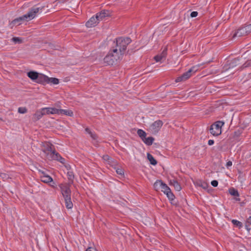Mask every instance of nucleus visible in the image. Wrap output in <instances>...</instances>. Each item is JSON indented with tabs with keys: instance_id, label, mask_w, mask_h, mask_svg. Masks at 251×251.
<instances>
[{
	"instance_id": "42",
	"label": "nucleus",
	"mask_w": 251,
	"mask_h": 251,
	"mask_svg": "<svg viewBox=\"0 0 251 251\" xmlns=\"http://www.w3.org/2000/svg\"><path fill=\"white\" fill-rule=\"evenodd\" d=\"M89 134L90 135V136L91 137V138L94 139V140H96L97 138V135L95 134V133H93V132H92L91 131H90V133Z\"/></svg>"
},
{
	"instance_id": "30",
	"label": "nucleus",
	"mask_w": 251,
	"mask_h": 251,
	"mask_svg": "<svg viewBox=\"0 0 251 251\" xmlns=\"http://www.w3.org/2000/svg\"><path fill=\"white\" fill-rule=\"evenodd\" d=\"M231 223L235 226L238 227L239 229L243 227V224L237 220H232Z\"/></svg>"
},
{
	"instance_id": "41",
	"label": "nucleus",
	"mask_w": 251,
	"mask_h": 251,
	"mask_svg": "<svg viewBox=\"0 0 251 251\" xmlns=\"http://www.w3.org/2000/svg\"><path fill=\"white\" fill-rule=\"evenodd\" d=\"M211 184L212 186L216 187L218 185V181L216 180H213L211 182Z\"/></svg>"
},
{
	"instance_id": "1",
	"label": "nucleus",
	"mask_w": 251,
	"mask_h": 251,
	"mask_svg": "<svg viewBox=\"0 0 251 251\" xmlns=\"http://www.w3.org/2000/svg\"><path fill=\"white\" fill-rule=\"evenodd\" d=\"M122 57L118 51V49L113 47L112 50L104 58L103 62L105 65L112 66L117 64Z\"/></svg>"
},
{
	"instance_id": "7",
	"label": "nucleus",
	"mask_w": 251,
	"mask_h": 251,
	"mask_svg": "<svg viewBox=\"0 0 251 251\" xmlns=\"http://www.w3.org/2000/svg\"><path fill=\"white\" fill-rule=\"evenodd\" d=\"M50 156L51 159L59 161L62 164H65V159L63 158L59 153L56 151L54 148L52 152L50 153Z\"/></svg>"
},
{
	"instance_id": "32",
	"label": "nucleus",
	"mask_w": 251,
	"mask_h": 251,
	"mask_svg": "<svg viewBox=\"0 0 251 251\" xmlns=\"http://www.w3.org/2000/svg\"><path fill=\"white\" fill-rule=\"evenodd\" d=\"M169 200L171 201H172L175 199V195L172 192L171 190H170L169 191H167V193H166L165 194Z\"/></svg>"
},
{
	"instance_id": "4",
	"label": "nucleus",
	"mask_w": 251,
	"mask_h": 251,
	"mask_svg": "<svg viewBox=\"0 0 251 251\" xmlns=\"http://www.w3.org/2000/svg\"><path fill=\"white\" fill-rule=\"evenodd\" d=\"M225 124L224 122L218 121L210 127L209 131L213 136H217L222 133V127Z\"/></svg>"
},
{
	"instance_id": "25",
	"label": "nucleus",
	"mask_w": 251,
	"mask_h": 251,
	"mask_svg": "<svg viewBox=\"0 0 251 251\" xmlns=\"http://www.w3.org/2000/svg\"><path fill=\"white\" fill-rule=\"evenodd\" d=\"M195 184L196 185L201 187L204 189H206L208 187L207 183L201 180L197 181Z\"/></svg>"
},
{
	"instance_id": "6",
	"label": "nucleus",
	"mask_w": 251,
	"mask_h": 251,
	"mask_svg": "<svg viewBox=\"0 0 251 251\" xmlns=\"http://www.w3.org/2000/svg\"><path fill=\"white\" fill-rule=\"evenodd\" d=\"M163 122L161 120H157L153 122L150 126V129L152 133H156L160 130L163 125Z\"/></svg>"
},
{
	"instance_id": "37",
	"label": "nucleus",
	"mask_w": 251,
	"mask_h": 251,
	"mask_svg": "<svg viewBox=\"0 0 251 251\" xmlns=\"http://www.w3.org/2000/svg\"><path fill=\"white\" fill-rule=\"evenodd\" d=\"M167 48H165L161 53L160 54V55L162 57V58L165 59L167 56Z\"/></svg>"
},
{
	"instance_id": "5",
	"label": "nucleus",
	"mask_w": 251,
	"mask_h": 251,
	"mask_svg": "<svg viewBox=\"0 0 251 251\" xmlns=\"http://www.w3.org/2000/svg\"><path fill=\"white\" fill-rule=\"evenodd\" d=\"M198 67L193 66L189 69L187 72L183 73L180 76L177 77L175 81L176 82H179L181 81H184L188 79L192 74H194L198 71Z\"/></svg>"
},
{
	"instance_id": "18",
	"label": "nucleus",
	"mask_w": 251,
	"mask_h": 251,
	"mask_svg": "<svg viewBox=\"0 0 251 251\" xmlns=\"http://www.w3.org/2000/svg\"><path fill=\"white\" fill-rule=\"evenodd\" d=\"M58 114L65 115L70 117H72L74 115L72 110L66 109H58Z\"/></svg>"
},
{
	"instance_id": "27",
	"label": "nucleus",
	"mask_w": 251,
	"mask_h": 251,
	"mask_svg": "<svg viewBox=\"0 0 251 251\" xmlns=\"http://www.w3.org/2000/svg\"><path fill=\"white\" fill-rule=\"evenodd\" d=\"M64 200L66 208L68 209H71L73 207V204L71 201V197L68 198V199H65Z\"/></svg>"
},
{
	"instance_id": "9",
	"label": "nucleus",
	"mask_w": 251,
	"mask_h": 251,
	"mask_svg": "<svg viewBox=\"0 0 251 251\" xmlns=\"http://www.w3.org/2000/svg\"><path fill=\"white\" fill-rule=\"evenodd\" d=\"M96 15L99 21H101L104 19L106 17H110L111 16V13L109 10H103L100 12L97 13Z\"/></svg>"
},
{
	"instance_id": "17",
	"label": "nucleus",
	"mask_w": 251,
	"mask_h": 251,
	"mask_svg": "<svg viewBox=\"0 0 251 251\" xmlns=\"http://www.w3.org/2000/svg\"><path fill=\"white\" fill-rule=\"evenodd\" d=\"M102 159L104 161H108V164L112 167H114V166L117 165V162L116 161H115L111 157H110L107 154L103 155L102 156Z\"/></svg>"
},
{
	"instance_id": "48",
	"label": "nucleus",
	"mask_w": 251,
	"mask_h": 251,
	"mask_svg": "<svg viewBox=\"0 0 251 251\" xmlns=\"http://www.w3.org/2000/svg\"><path fill=\"white\" fill-rule=\"evenodd\" d=\"M247 222L251 225V216H250L249 218L248 219Z\"/></svg>"
},
{
	"instance_id": "24",
	"label": "nucleus",
	"mask_w": 251,
	"mask_h": 251,
	"mask_svg": "<svg viewBox=\"0 0 251 251\" xmlns=\"http://www.w3.org/2000/svg\"><path fill=\"white\" fill-rule=\"evenodd\" d=\"M163 183V182L161 180H157L153 184L154 189L155 190L158 191L161 189Z\"/></svg>"
},
{
	"instance_id": "21",
	"label": "nucleus",
	"mask_w": 251,
	"mask_h": 251,
	"mask_svg": "<svg viewBox=\"0 0 251 251\" xmlns=\"http://www.w3.org/2000/svg\"><path fill=\"white\" fill-rule=\"evenodd\" d=\"M41 179L42 182L46 183L53 182L52 177L48 175L41 176Z\"/></svg>"
},
{
	"instance_id": "35",
	"label": "nucleus",
	"mask_w": 251,
	"mask_h": 251,
	"mask_svg": "<svg viewBox=\"0 0 251 251\" xmlns=\"http://www.w3.org/2000/svg\"><path fill=\"white\" fill-rule=\"evenodd\" d=\"M18 111L21 114H25L27 112V109L25 107H20L18 108Z\"/></svg>"
},
{
	"instance_id": "14",
	"label": "nucleus",
	"mask_w": 251,
	"mask_h": 251,
	"mask_svg": "<svg viewBox=\"0 0 251 251\" xmlns=\"http://www.w3.org/2000/svg\"><path fill=\"white\" fill-rule=\"evenodd\" d=\"M39 74L37 72L30 71L27 73V75L32 81L36 82L37 79H38Z\"/></svg>"
},
{
	"instance_id": "16",
	"label": "nucleus",
	"mask_w": 251,
	"mask_h": 251,
	"mask_svg": "<svg viewBox=\"0 0 251 251\" xmlns=\"http://www.w3.org/2000/svg\"><path fill=\"white\" fill-rule=\"evenodd\" d=\"M43 110L45 113L46 114H58V109L53 108V107H45L43 108Z\"/></svg>"
},
{
	"instance_id": "13",
	"label": "nucleus",
	"mask_w": 251,
	"mask_h": 251,
	"mask_svg": "<svg viewBox=\"0 0 251 251\" xmlns=\"http://www.w3.org/2000/svg\"><path fill=\"white\" fill-rule=\"evenodd\" d=\"M44 115H45V113L43 110V108L40 110H37L33 115V121L36 122L39 120Z\"/></svg>"
},
{
	"instance_id": "12",
	"label": "nucleus",
	"mask_w": 251,
	"mask_h": 251,
	"mask_svg": "<svg viewBox=\"0 0 251 251\" xmlns=\"http://www.w3.org/2000/svg\"><path fill=\"white\" fill-rule=\"evenodd\" d=\"M48 79V76L42 74H39L38 79H37V80L36 81L37 83H40L43 85H45L46 84H47V80Z\"/></svg>"
},
{
	"instance_id": "52",
	"label": "nucleus",
	"mask_w": 251,
	"mask_h": 251,
	"mask_svg": "<svg viewBox=\"0 0 251 251\" xmlns=\"http://www.w3.org/2000/svg\"><path fill=\"white\" fill-rule=\"evenodd\" d=\"M234 133H235V135H237V136H238V135L240 134V133H239V132H238H238H236V131H235V132H234Z\"/></svg>"
},
{
	"instance_id": "8",
	"label": "nucleus",
	"mask_w": 251,
	"mask_h": 251,
	"mask_svg": "<svg viewBox=\"0 0 251 251\" xmlns=\"http://www.w3.org/2000/svg\"><path fill=\"white\" fill-rule=\"evenodd\" d=\"M99 20L98 18L97 15L95 17H92L86 23L85 25L87 27H92L95 26L99 22Z\"/></svg>"
},
{
	"instance_id": "50",
	"label": "nucleus",
	"mask_w": 251,
	"mask_h": 251,
	"mask_svg": "<svg viewBox=\"0 0 251 251\" xmlns=\"http://www.w3.org/2000/svg\"><path fill=\"white\" fill-rule=\"evenodd\" d=\"M85 130L86 132H87L89 134L90 133V131H91V130L89 129V128H86L85 129Z\"/></svg>"
},
{
	"instance_id": "43",
	"label": "nucleus",
	"mask_w": 251,
	"mask_h": 251,
	"mask_svg": "<svg viewBox=\"0 0 251 251\" xmlns=\"http://www.w3.org/2000/svg\"><path fill=\"white\" fill-rule=\"evenodd\" d=\"M198 15V13L197 11H193L191 13L190 16L192 18L196 17Z\"/></svg>"
},
{
	"instance_id": "34",
	"label": "nucleus",
	"mask_w": 251,
	"mask_h": 251,
	"mask_svg": "<svg viewBox=\"0 0 251 251\" xmlns=\"http://www.w3.org/2000/svg\"><path fill=\"white\" fill-rule=\"evenodd\" d=\"M67 175L69 181H71V183H73L75 177L74 173L70 171L67 173Z\"/></svg>"
},
{
	"instance_id": "51",
	"label": "nucleus",
	"mask_w": 251,
	"mask_h": 251,
	"mask_svg": "<svg viewBox=\"0 0 251 251\" xmlns=\"http://www.w3.org/2000/svg\"><path fill=\"white\" fill-rule=\"evenodd\" d=\"M246 228L247 230H248V231H249L250 230V228L249 227V226H247V225H246Z\"/></svg>"
},
{
	"instance_id": "26",
	"label": "nucleus",
	"mask_w": 251,
	"mask_h": 251,
	"mask_svg": "<svg viewBox=\"0 0 251 251\" xmlns=\"http://www.w3.org/2000/svg\"><path fill=\"white\" fill-rule=\"evenodd\" d=\"M229 193L233 196L237 197H238L239 196V193L238 191V190L233 188L231 187L228 189Z\"/></svg>"
},
{
	"instance_id": "2",
	"label": "nucleus",
	"mask_w": 251,
	"mask_h": 251,
	"mask_svg": "<svg viewBox=\"0 0 251 251\" xmlns=\"http://www.w3.org/2000/svg\"><path fill=\"white\" fill-rule=\"evenodd\" d=\"M132 40L129 37H120L116 39V48L118 49V51L122 56L125 54L127 46L131 42Z\"/></svg>"
},
{
	"instance_id": "39",
	"label": "nucleus",
	"mask_w": 251,
	"mask_h": 251,
	"mask_svg": "<svg viewBox=\"0 0 251 251\" xmlns=\"http://www.w3.org/2000/svg\"><path fill=\"white\" fill-rule=\"evenodd\" d=\"M162 59V57L160 55V54H158L154 57V59L156 61V62H159Z\"/></svg>"
},
{
	"instance_id": "3",
	"label": "nucleus",
	"mask_w": 251,
	"mask_h": 251,
	"mask_svg": "<svg viewBox=\"0 0 251 251\" xmlns=\"http://www.w3.org/2000/svg\"><path fill=\"white\" fill-rule=\"evenodd\" d=\"M44 6L38 7L35 5L29 9L28 12L22 16L24 21H29L34 19L37 13L41 12L44 8Z\"/></svg>"
},
{
	"instance_id": "38",
	"label": "nucleus",
	"mask_w": 251,
	"mask_h": 251,
	"mask_svg": "<svg viewBox=\"0 0 251 251\" xmlns=\"http://www.w3.org/2000/svg\"><path fill=\"white\" fill-rule=\"evenodd\" d=\"M244 28H246V30H247V34L248 35L251 31V24L247 25L244 27Z\"/></svg>"
},
{
	"instance_id": "10",
	"label": "nucleus",
	"mask_w": 251,
	"mask_h": 251,
	"mask_svg": "<svg viewBox=\"0 0 251 251\" xmlns=\"http://www.w3.org/2000/svg\"><path fill=\"white\" fill-rule=\"evenodd\" d=\"M61 193L64 199H68L71 197V191L69 187L67 186H63L61 187Z\"/></svg>"
},
{
	"instance_id": "33",
	"label": "nucleus",
	"mask_w": 251,
	"mask_h": 251,
	"mask_svg": "<svg viewBox=\"0 0 251 251\" xmlns=\"http://www.w3.org/2000/svg\"><path fill=\"white\" fill-rule=\"evenodd\" d=\"M116 165L114 166V168L116 170V173L121 176H124V170L121 168H117L115 167Z\"/></svg>"
},
{
	"instance_id": "47",
	"label": "nucleus",
	"mask_w": 251,
	"mask_h": 251,
	"mask_svg": "<svg viewBox=\"0 0 251 251\" xmlns=\"http://www.w3.org/2000/svg\"><path fill=\"white\" fill-rule=\"evenodd\" d=\"M39 172L41 174H42V176L47 175L44 171L40 170H39Z\"/></svg>"
},
{
	"instance_id": "11",
	"label": "nucleus",
	"mask_w": 251,
	"mask_h": 251,
	"mask_svg": "<svg viewBox=\"0 0 251 251\" xmlns=\"http://www.w3.org/2000/svg\"><path fill=\"white\" fill-rule=\"evenodd\" d=\"M44 149H42V151L46 153L47 155H49V152H52L53 151L54 146L50 143H46L44 145Z\"/></svg>"
},
{
	"instance_id": "15",
	"label": "nucleus",
	"mask_w": 251,
	"mask_h": 251,
	"mask_svg": "<svg viewBox=\"0 0 251 251\" xmlns=\"http://www.w3.org/2000/svg\"><path fill=\"white\" fill-rule=\"evenodd\" d=\"M247 30L244 27L239 28L237 31L234 34L233 37H242L247 35Z\"/></svg>"
},
{
	"instance_id": "44",
	"label": "nucleus",
	"mask_w": 251,
	"mask_h": 251,
	"mask_svg": "<svg viewBox=\"0 0 251 251\" xmlns=\"http://www.w3.org/2000/svg\"><path fill=\"white\" fill-rule=\"evenodd\" d=\"M232 163L231 161H228V162H227L226 163V167L227 169H228V168L230 166H232Z\"/></svg>"
},
{
	"instance_id": "22",
	"label": "nucleus",
	"mask_w": 251,
	"mask_h": 251,
	"mask_svg": "<svg viewBox=\"0 0 251 251\" xmlns=\"http://www.w3.org/2000/svg\"><path fill=\"white\" fill-rule=\"evenodd\" d=\"M143 139L144 140L142 141L145 144H146L148 146H151L154 140V138L152 136L148 137H146V136L145 138H144Z\"/></svg>"
},
{
	"instance_id": "20",
	"label": "nucleus",
	"mask_w": 251,
	"mask_h": 251,
	"mask_svg": "<svg viewBox=\"0 0 251 251\" xmlns=\"http://www.w3.org/2000/svg\"><path fill=\"white\" fill-rule=\"evenodd\" d=\"M24 20L23 19L22 16L19 17L13 20L10 25L13 26L14 25H19L21 24V22L24 21Z\"/></svg>"
},
{
	"instance_id": "36",
	"label": "nucleus",
	"mask_w": 251,
	"mask_h": 251,
	"mask_svg": "<svg viewBox=\"0 0 251 251\" xmlns=\"http://www.w3.org/2000/svg\"><path fill=\"white\" fill-rule=\"evenodd\" d=\"M12 40L15 43H22V40L21 38L14 37L12 38Z\"/></svg>"
},
{
	"instance_id": "28",
	"label": "nucleus",
	"mask_w": 251,
	"mask_h": 251,
	"mask_svg": "<svg viewBox=\"0 0 251 251\" xmlns=\"http://www.w3.org/2000/svg\"><path fill=\"white\" fill-rule=\"evenodd\" d=\"M59 82V80L58 78L55 77H49L47 80V84L52 83L53 84H58Z\"/></svg>"
},
{
	"instance_id": "31",
	"label": "nucleus",
	"mask_w": 251,
	"mask_h": 251,
	"mask_svg": "<svg viewBox=\"0 0 251 251\" xmlns=\"http://www.w3.org/2000/svg\"><path fill=\"white\" fill-rule=\"evenodd\" d=\"M161 191L164 192L165 194L166 193H167V191H169L171 189L166 184L163 182L162 186L161 188Z\"/></svg>"
},
{
	"instance_id": "23",
	"label": "nucleus",
	"mask_w": 251,
	"mask_h": 251,
	"mask_svg": "<svg viewBox=\"0 0 251 251\" xmlns=\"http://www.w3.org/2000/svg\"><path fill=\"white\" fill-rule=\"evenodd\" d=\"M147 158L148 160L150 161V163L152 165H156L157 163V161L153 156L150 154V153H147Z\"/></svg>"
},
{
	"instance_id": "49",
	"label": "nucleus",
	"mask_w": 251,
	"mask_h": 251,
	"mask_svg": "<svg viewBox=\"0 0 251 251\" xmlns=\"http://www.w3.org/2000/svg\"><path fill=\"white\" fill-rule=\"evenodd\" d=\"M235 200L237 201H241V199L239 198H235Z\"/></svg>"
},
{
	"instance_id": "45",
	"label": "nucleus",
	"mask_w": 251,
	"mask_h": 251,
	"mask_svg": "<svg viewBox=\"0 0 251 251\" xmlns=\"http://www.w3.org/2000/svg\"><path fill=\"white\" fill-rule=\"evenodd\" d=\"M214 143V141L213 140H209L208 141V144L209 146L213 145Z\"/></svg>"
},
{
	"instance_id": "46",
	"label": "nucleus",
	"mask_w": 251,
	"mask_h": 251,
	"mask_svg": "<svg viewBox=\"0 0 251 251\" xmlns=\"http://www.w3.org/2000/svg\"><path fill=\"white\" fill-rule=\"evenodd\" d=\"M86 251H97L95 249H92V248H88Z\"/></svg>"
},
{
	"instance_id": "19",
	"label": "nucleus",
	"mask_w": 251,
	"mask_h": 251,
	"mask_svg": "<svg viewBox=\"0 0 251 251\" xmlns=\"http://www.w3.org/2000/svg\"><path fill=\"white\" fill-rule=\"evenodd\" d=\"M170 184L173 185L175 189L177 191H179L181 189L180 184L175 179L170 180Z\"/></svg>"
},
{
	"instance_id": "29",
	"label": "nucleus",
	"mask_w": 251,
	"mask_h": 251,
	"mask_svg": "<svg viewBox=\"0 0 251 251\" xmlns=\"http://www.w3.org/2000/svg\"><path fill=\"white\" fill-rule=\"evenodd\" d=\"M137 133L142 140H144L143 139L145 138L147 135L146 132L141 129H138Z\"/></svg>"
},
{
	"instance_id": "40",
	"label": "nucleus",
	"mask_w": 251,
	"mask_h": 251,
	"mask_svg": "<svg viewBox=\"0 0 251 251\" xmlns=\"http://www.w3.org/2000/svg\"><path fill=\"white\" fill-rule=\"evenodd\" d=\"M243 67L244 68L251 67V61H248L246 62L243 65Z\"/></svg>"
}]
</instances>
